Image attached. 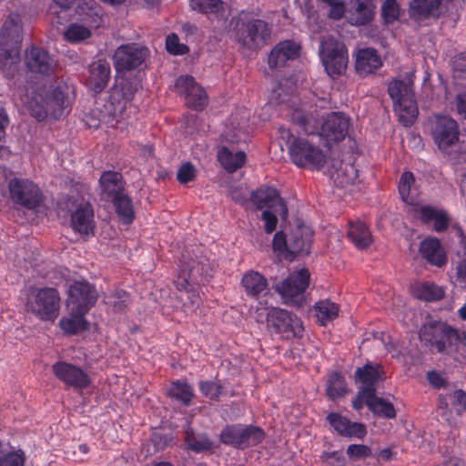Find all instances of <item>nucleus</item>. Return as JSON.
<instances>
[{"instance_id":"obj_58","label":"nucleus","mask_w":466,"mask_h":466,"mask_svg":"<svg viewBox=\"0 0 466 466\" xmlns=\"http://www.w3.org/2000/svg\"><path fill=\"white\" fill-rule=\"evenodd\" d=\"M453 405L457 409V412H462L466 409V393L461 390L453 391L451 395Z\"/></svg>"},{"instance_id":"obj_9","label":"nucleus","mask_w":466,"mask_h":466,"mask_svg":"<svg viewBox=\"0 0 466 466\" xmlns=\"http://www.w3.org/2000/svg\"><path fill=\"white\" fill-rule=\"evenodd\" d=\"M251 201L258 209L263 210L261 218L264 222V229L268 234L276 229L279 218L282 219L287 218L288 208L278 191L273 187L259 188L253 192Z\"/></svg>"},{"instance_id":"obj_7","label":"nucleus","mask_w":466,"mask_h":466,"mask_svg":"<svg viewBox=\"0 0 466 466\" xmlns=\"http://www.w3.org/2000/svg\"><path fill=\"white\" fill-rule=\"evenodd\" d=\"M73 87L63 84L54 89L45 101V105H38L34 98L27 96H20V101L29 110L30 114L37 120H43L46 116L59 119L70 111Z\"/></svg>"},{"instance_id":"obj_15","label":"nucleus","mask_w":466,"mask_h":466,"mask_svg":"<svg viewBox=\"0 0 466 466\" xmlns=\"http://www.w3.org/2000/svg\"><path fill=\"white\" fill-rule=\"evenodd\" d=\"M265 310L268 328L276 334L286 339L302 336L304 328L296 315L279 308L265 309Z\"/></svg>"},{"instance_id":"obj_42","label":"nucleus","mask_w":466,"mask_h":466,"mask_svg":"<svg viewBox=\"0 0 466 466\" xmlns=\"http://www.w3.org/2000/svg\"><path fill=\"white\" fill-rule=\"evenodd\" d=\"M113 201L119 219L124 224H130L134 218V209L131 199L121 193L116 195Z\"/></svg>"},{"instance_id":"obj_16","label":"nucleus","mask_w":466,"mask_h":466,"mask_svg":"<svg viewBox=\"0 0 466 466\" xmlns=\"http://www.w3.org/2000/svg\"><path fill=\"white\" fill-rule=\"evenodd\" d=\"M309 271L299 268L292 272L287 279L276 285V291L286 304L299 305L304 299V292L309 284Z\"/></svg>"},{"instance_id":"obj_13","label":"nucleus","mask_w":466,"mask_h":466,"mask_svg":"<svg viewBox=\"0 0 466 466\" xmlns=\"http://www.w3.org/2000/svg\"><path fill=\"white\" fill-rule=\"evenodd\" d=\"M319 54L327 74L335 78L344 74L349 56L345 45L328 35L320 40Z\"/></svg>"},{"instance_id":"obj_51","label":"nucleus","mask_w":466,"mask_h":466,"mask_svg":"<svg viewBox=\"0 0 466 466\" xmlns=\"http://www.w3.org/2000/svg\"><path fill=\"white\" fill-rule=\"evenodd\" d=\"M166 48L172 55H184L188 52V47L181 44L176 34H170L166 38Z\"/></svg>"},{"instance_id":"obj_52","label":"nucleus","mask_w":466,"mask_h":466,"mask_svg":"<svg viewBox=\"0 0 466 466\" xmlns=\"http://www.w3.org/2000/svg\"><path fill=\"white\" fill-rule=\"evenodd\" d=\"M199 390L204 396L215 400L222 393V387L217 381H200Z\"/></svg>"},{"instance_id":"obj_34","label":"nucleus","mask_w":466,"mask_h":466,"mask_svg":"<svg viewBox=\"0 0 466 466\" xmlns=\"http://www.w3.org/2000/svg\"><path fill=\"white\" fill-rule=\"evenodd\" d=\"M380 366H373L371 364H366L363 368H358L355 372L356 380L359 381L364 389V393L368 396L371 393H375V384L380 379Z\"/></svg>"},{"instance_id":"obj_6","label":"nucleus","mask_w":466,"mask_h":466,"mask_svg":"<svg viewBox=\"0 0 466 466\" xmlns=\"http://www.w3.org/2000/svg\"><path fill=\"white\" fill-rule=\"evenodd\" d=\"M414 183L413 174L404 172L399 182V193L403 202L410 206L409 212L413 213L424 224H432L437 232L447 228L449 216L445 210L429 205H420L411 193Z\"/></svg>"},{"instance_id":"obj_40","label":"nucleus","mask_w":466,"mask_h":466,"mask_svg":"<svg viewBox=\"0 0 466 466\" xmlns=\"http://www.w3.org/2000/svg\"><path fill=\"white\" fill-rule=\"evenodd\" d=\"M122 176L118 172L106 171L104 172L100 177V185L104 194L107 196L116 197L121 194L120 189L122 188L121 183Z\"/></svg>"},{"instance_id":"obj_22","label":"nucleus","mask_w":466,"mask_h":466,"mask_svg":"<svg viewBox=\"0 0 466 466\" xmlns=\"http://www.w3.org/2000/svg\"><path fill=\"white\" fill-rule=\"evenodd\" d=\"M202 271L203 268L195 266V262H192L191 265L187 262L185 258L181 261V270L176 280V286L177 289L185 290L187 299H189L192 304H195L198 298L193 290V285L198 280V277L202 274Z\"/></svg>"},{"instance_id":"obj_14","label":"nucleus","mask_w":466,"mask_h":466,"mask_svg":"<svg viewBox=\"0 0 466 466\" xmlns=\"http://www.w3.org/2000/svg\"><path fill=\"white\" fill-rule=\"evenodd\" d=\"M289 155L297 167L319 170L326 163L325 153L307 138L298 137L289 145Z\"/></svg>"},{"instance_id":"obj_54","label":"nucleus","mask_w":466,"mask_h":466,"mask_svg":"<svg viewBox=\"0 0 466 466\" xmlns=\"http://www.w3.org/2000/svg\"><path fill=\"white\" fill-rule=\"evenodd\" d=\"M347 454L351 459H362L371 455V451L368 446L362 444H351L347 448Z\"/></svg>"},{"instance_id":"obj_10","label":"nucleus","mask_w":466,"mask_h":466,"mask_svg":"<svg viewBox=\"0 0 466 466\" xmlns=\"http://www.w3.org/2000/svg\"><path fill=\"white\" fill-rule=\"evenodd\" d=\"M234 37L243 46L254 49L263 46L270 35L268 24L248 14H240L232 19Z\"/></svg>"},{"instance_id":"obj_33","label":"nucleus","mask_w":466,"mask_h":466,"mask_svg":"<svg viewBox=\"0 0 466 466\" xmlns=\"http://www.w3.org/2000/svg\"><path fill=\"white\" fill-rule=\"evenodd\" d=\"M100 17L96 16L92 21L85 19L84 23H73L65 31V39L71 43L84 41L91 36L92 29L98 27Z\"/></svg>"},{"instance_id":"obj_26","label":"nucleus","mask_w":466,"mask_h":466,"mask_svg":"<svg viewBox=\"0 0 466 466\" xmlns=\"http://www.w3.org/2000/svg\"><path fill=\"white\" fill-rule=\"evenodd\" d=\"M419 253L429 264L441 268L447 263V255L440 240L435 238L423 239Z\"/></svg>"},{"instance_id":"obj_27","label":"nucleus","mask_w":466,"mask_h":466,"mask_svg":"<svg viewBox=\"0 0 466 466\" xmlns=\"http://www.w3.org/2000/svg\"><path fill=\"white\" fill-rule=\"evenodd\" d=\"M300 46L291 40L279 43L270 52L268 65L271 68L282 66L288 60H294L299 56Z\"/></svg>"},{"instance_id":"obj_62","label":"nucleus","mask_w":466,"mask_h":466,"mask_svg":"<svg viewBox=\"0 0 466 466\" xmlns=\"http://www.w3.org/2000/svg\"><path fill=\"white\" fill-rule=\"evenodd\" d=\"M458 113L466 118V93L457 96Z\"/></svg>"},{"instance_id":"obj_61","label":"nucleus","mask_w":466,"mask_h":466,"mask_svg":"<svg viewBox=\"0 0 466 466\" xmlns=\"http://www.w3.org/2000/svg\"><path fill=\"white\" fill-rule=\"evenodd\" d=\"M7 124H8V117H7L5 112L4 111V109L0 107V152L5 151V148L4 147L3 141L5 138L4 128L7 126Z\"/></svg>"},{"instance_id":"obj_24","label":"nucleus","mask_w":466,"mask_h":466,"mask_svg":"<svg viewBox=\"0 0 466 466\" xmlns=\"http://www.w3.org/2000/svg\"><path fill=\"white\" fill-rule=\"evenodd\" d=\"M327 420L332 429L343 437L362 439L366 435V428L362 423L352 422L339 413H329Z\"/></svg>"},{"instance_id":"obj_11","label":"nucleus","mask_w":466,"mask_h":466,"mask_svg":"<svg viewBox=\"0 0 466 466\" xmlns=\"http://www.w3.org/2000/svg\"><path fill=\"white\" fill-rule=\"evenodd\" d=\"M389 94L394 102V110L400 122L410 126L418 116L417 103L414 99L412 81L393 80L389 85Z\"/></svg>"},{"instance_id":"obj_47","label":"nucleus","mask_w":466,"mask_h":466,"mask_svg":"<svg viewBox=\"0 0 466 466\" xmlns=\"http://www.w3.org/2000/svg\"><path fill=\"white\" fill-rule=\"evenodd\" d=\"M400 15V7L397 0H383L381 5V16L386 25L398 21Z\"/></svg>"},{"instance_id":"obj_38","label":"nucleus","mask_w":466,"mask_h":466,"mask_svg":"<svg viewBox=\"0 0 466 466\" xmlns=\"http://www.w3.org/2000/svg\"><path fill=\"white\" fill-rule=\"evenodd\" d=\"M348 237L359 249L368 248L372 242V236L367 226L360 220L349 223Z\"/></svg>"},{"instance_id":"obj_60","label":"nucleus","mask_w":466,"mask_h":466,"mask_svg":"<svg viewBox=\"0 0 466 466\" xmlns=\"http://www.w3.org/2000/svg\"><path fill=\"white\" fill-rule=\"evenodd\" d=\"M427 379L430 384L435 388H441L444 386V379L441 374L437 371H429L427 374Z\"/></svg>"},{"instance_id":"obj_45","label":"nucleus","mask_w":466,"mask_h":466,"mask_svg":"<svg viewBox=\"0 0 466 466\" xmlns=\"http://www.w3.org/2000/svg\"><path fill=\"white\" fill-rule=\"evenodd\" d=\"M317 4L327 10V15L333 20H339L346 13L345 0H316Z\"/></svg>"},{"instance_id":"obj_49","label":"nucleus","mask_w":466,"mask_h":466,"mask_svg":"<svg viewBox=\"0 0 466 466\" xmlns=\"http://www.w3.org/2000/svg\"><path fill=\"white\" fill-rule=\"evenodd\" d=\"M244 125L238 123L235 125V119H232L230 126H227L226 130L222 134V138L229 144H237L245 140L246 135L243 131Z\"/></svg>"},{"instance_id":"obj_50","label":"nucleus","mask_w":466,"mask_h":466,"mask_svg":"<svg viewBox=\"0 0 466 466\" xmlns=\"http://www.w3.org/2000/svg\"><path fill=\"white\" fill-rule=\"evenodd\" d=\"M105 301L115 311L122 310L128 303V294L124 290H116L115 293L105 297Z\"/></svg>"},{"instance_id":"obj_53","label":"nucleus","mask_w":466,"mask_h":466,"mask_svg":"<svg viewBox=\"0 0 466 466\" xmlns=\"http://www.w3.org/2000/svg\"><path fill=\"white\" fill-rule=\"evenodd\" d=\"M25 458L21 451H14L0 457V466H24Z\"/></svg>"},{"instance_id":"obj_35","label":"nucleus","mask_w":466,"mask_h":466,"mask_svg":"<svg viewBox=\"0 0 466 466\" xmlns=\"http://www.w3.org/2000/svg\"><path fill=\"white\" fill-rule=\"evenodd\" d=\"M218 159L227 171L232 173L244 165L246 154L242 150L221 147L218 151Z\"/></svg>"},{"instance_id":"obj_4","label":"nucleus","mask_w":466,"mask_h":466,"mask_svg":"<svg viewBox=\"0 0 466 466\" xmlns=\"http://www.w3.org/2000/svg\"><path fill=\"white\" fill-rule=\"evenodd\" d=\"M420 339L422 343L437 352L451 355L457 360H460V356L465 358V333L445 323L433 322L423 325L420 330Z\"/></svg>"},{"instance_id":"obj_57","label":"nucleus","mask_w":466,"mask_h":466,"mask_svg":"<svg viewBox=\"0 0 466 466\" xmlns=\"http://www.w3.org/2000/svg\"><path fill=\"white\" fill-rule=\"evenodd\" d=\"M454 281L460 288L466 289V258L461 260L456 266Z\"/></svg>"},{"instance_id":"obj_28","label":"nucleus","mask_w":466,"mask_h":466,"mask_svg":"<svg viewBox=\"0 0 466 466\" xmlns=\"http://www.w3.org/2000/svg\"><path fill=\"white\" fill-rule=\"evenodd\" d=\"M110 72L107 61L99 59L93 62L89 67V76L86 80V86L95 93L101 92L108 83Z\"/></svg>"},{"instance_id":"obj_56","label":"nucleus","mask_w":466,"mask_h":466,"mask_svg":"<svg viewBox=\"0 0 466 466\" xmlns=\"http://www.w3.org/2000/svg\"><path fill=\"white\" fill-rule=\"evenodd\" d=\"M455 78L466 77V54H460L452 62Z\"/></svg>"},{"instance_id":"obj_59","label":"nucleus","mask_w":466,"mask_h":466,"mask_svg":"<svg viewBox=\"0 0 466 466\" xmlns=\"http://www.w3.org/2000/svg\"><path fill=\"white\" fill-rule=\"evenodd\" d=\"M373 393L370 394V396L366 395L364 393V389L360 388L358 396L356 399L352 401V406L355 410H360L363 407V403L365 402L368 406V399H371Z\"/></svg>"},{"instance_id":"obj_32","label":"nucleus","mask_w":466,"mask_h":466,"mask_svg":"<svg viewBox=\"0 0 466 466\" xmlns=\"http://www.w3.org/2000/svg\"><path fill=\"white\" fill-rule=\"evenodd\" d=\"M241 285L248 297L258 298L267 294L268 281L266 278L257 271H248L241 279Z\"/></svg>"},{"instance_id":"obj_23","label":"nucleus","mask_w":466,"mask_h":466,"mask_svg":"<svg viewBox=\"0 0 466 466\" xmlns=\"http://www.w3.org/2000/svg\"><path fill=\"white\" fill-rule=\"evenodd\" d=\"M25 65L31 72L40 75H49L56 67V62L50 55L37 46H32L26 51Z\"/></svg>"},{"instance_id":"obj_12","label":"nucleus","mask_w":466,"mask_h":466,"mask_svg":"<svg viewBox=\"0 0 466 466\" xmlns=\"http://www.w3.org/2000/svg\"><path fill=\"white\" fill-rule=\"evenodd\" d=\"M60 298L55 289L32 288L26 298V309L45 321H54L59 313Z\"/></svg>"},{"instance_id":"obj_44","label":"nucleus","mask_w":466,"mask_h":466,"mask_svg":"<svg viewBox=\"0 0 466 466\" xmlns=\"http://www.w3.org/2000/svg\"><path fill=\"white\" fill-rule=\"evenodd\" d=\"M327 395L331 400H336L347 392V388L342 376L338 372H332L327 383Z\"/></svg>"},{"instance_id":"obj_19","label":"nucleus","mask_w":466,"mask_h":466,"mask_svg":"<svg viewBox=\"0 0 466 466\" xmlns=\"http://www.w3.org/2000/svg\"><path fill=\"white\" fill-rule=\"evenodd\" d=\"M67 309L69 312L86 313L97 299L94 287L86 281H76L69 288Z\"/></svg>"},{"instance_id":"obj_20","label":"nucleus","mask_w":466,"mask_h":466,"mask_svg":"<svg viewBox=\"0 0 466 466\" xmlns=\"http://www.w3.org/2000/svg\"><path fill=\"white\" fill-rule=\"evenodd\" d=\"M177 92L184 97L187 106L202 110L208 105L205 90L189 76H179L175 84Z\"/></svg>"},{"instance_id":"obj_25","label":"nucleus","mask_w":466,"mask_h":466,"mask_svg":"<svg viewBox=\"0 0 466 466\" xmlns=\"http://www.w3.org/2000/svg\"><path fill=\"white\" fill-rule=\"evenodd\" d=\"M374 0H350L346 4L345 16L353 25H361L370 22L373 15Z\"/></svg>"},{"instance_id":"obj_48","label":"nucleus","mask_w":466,"mask_h":466,"mask_svg":"<svg viewBox=\"0 0 466 466\" xmlns=\"http://www.w3.org/2000/svg\"><path fill=\"white\" fill-rule=\"evenodd\" d=\"M185 441L187 447L197 452L208 450L211 447V442L206 436L196 437L189 428L185 431Z\"/></svg>"},{"instance_id":"obj_43","label":"nucleus","mask_w":466,"mask_h":466,"mask_svg":"<svg viewBox=\"0 0 466 466\" xmlns=\"http://www.w3.org/2000/svg\"><path fill=\"white\" fill-rule=\"evenodd\" d=\"M368 407L375 414L391 419L396 415L392 403L383 398L376 397L373 393L371 399H368Z\"/></svg>"},{"instance_id":"obj_31","label":"nucleus","mask_w":466,"mask_h":466,"mask_svg":"<svg viewBox=\"0 0 466 466\" xmlns=\"http://www.w3.org/2000/svg\"><path fill=\"white\" fill-rule=\"evenodd\" d=\"M73 229L82 235L88 234L93 228V210L89 204L81 203L71 213Z\"/></svg>"},{"instance_id":"obj_1","label":"nucleus","mask_w":466,"mask_h":466,"mask_svg":"<svg viewBox=\"0 0 466 466\" xmlns=\"http://www.w3.org/2000/svg\"><path fill=\"white\" fill-rule=\"evenodd\" d=\"M147 56V48L135 43L122 45L115 51L113 63L117 75L106 107L108 115L103 114L100 119L89 124V127H97L100 123H106L112 127H118L122 121L136 115L137 107L132 104V99L140 87V82L137 79H128L124 74L139 67Z\"/></svg>"},{"instance_id":"obj_2","label":"nucleus","mask_w":466,"mask_h":466,"mask_svg":"<svg viewBox=\"0 0 466 466\" xmlns=\"http://www.w3.org/2000/svg\"><path fill=\"white\" fill-rule=\"evenodd\" d=\"M274 94L280 96L279 90ZM279 103L286 105L290 110L291 121L308 135H318L329 146L333 142L343 140L349 131L350 117L341 112H331L324 115L320 110L328 104L325 98L303 100L296 95L289 99L279 97Z\"/></svg>"},{"instance_id":"obj_37","label":"nucleus","mask_w":466,"mask_h":466,"mask_svg":"<svg viewBox=\"0 0 466 466\" xmlns=\"http://www.w3.org/2000/svg\"><path fill=\"white\" fill-rule=\"evenodd\" d=\"M190 7L203 14H211L218 19L225 20L228 16V5L221 0H190Z\"/></svg>"},{"instance_id":"obj_17","label":"nucleus","mask_w":466,"mask_h":466,"mask_svg":"<svg viewBox=\"0 0 466 466\" xmlns=\"http://www.w3.org/2000/svg\"><path fill=\"white\" fill-rule=\"evenodd\" d=\"M9 198L18 207L35 208L42 200L39 187L28 179L13 178L8 184Z\"/></svg>"},{"instance_id":"obj_64","label":"nucleus","mask_w":466,"mask_h":466,"mask_svg":"<svg viewBox=\"0 0 466 466\" xmlns=\"http://www.w3.org/2000/svg\"><path fill=\"white\" fill-rule=\"evenodd\" d=\"M56 5L62 9H67L75 3L76 0H53Z\"/></svg>"},{"instance_id":"obj_46","label":"nucleus","mask_w":466,"mask_h":466,"mask_svg":"<svg viewBox=\"0 0 466 466\" xmlns=\"http://www.w3.org/2000/svg\"><path fill=\"white\" fill-rule=\"evenodd\" d=\"M168 394L183 404L187 405L193 397V390L189 384L177 380L172 382Z\"/></svg>"},{"instance_id":"obj_8","label":"nucleus","mask_w":466,"mask_h":466,"mask_svg":"<svg viewBox=\"0 0 466 466\" xmlns=\"http://www.w3.org/2000/svg\"><path fill=\"white\" fill-rule=\"evenodd\" d=\"M312 230L300 219H295L288 233L278 231L273 238L274 252L289 258L293 254H308L310 249Z\"/></svg>"},{"instance_id":"obj_18","label":"nucleus","mask_w":466,"mask_h":466,"mask_svg":"<svg viewBox=\"0 0 466 466\" xmlns=\"http://www.w3.org/2000/svg\"><path fill=\"white\" fill-rule=\"evenodd\" d=\"M264 438L263 431L257 427L227 426L220 433V441L227 445L244 449L258 444Z\"/></svg>"},{"instance_id":"obj_55","label":"nucleus","mask_w":466,"mask_h":466,"mask_svg":"<svg viewBox=\"0 0 466 466\" xmlns=\"http://www.w3.org/2000/svg\"><path fill=\"white\" fill-rule=\"evenodd\" d=\"M196 169L190 163H186L180 167L177 171V177L180 183H187L194 179Z\"/></svg>"},{"instance_id":"obj_36","label":"nucleus","mask_w":466,"mask_h":466,"mask_svg":"<svg viewBox=\"0 0 466 466\" xmlns=\"http://www.w3.org/2000/svg\"><path fill=\"white\" fill-rule=\"evenodd\" d=\"M414 297L425 301H437L443 298L444 288L431 281L418 282L411 286Z\"/></svg>"},{"instance_id":"obj_5","label":"nucleus","mask_w":466,"mask_h":466,"mask_svg":"<svg viewBox=\"0 0 466 466\" xmlns=\"http://www.w3.org/2000/svg\"><path fill=\"white\" fill-rule=\"evenodd\" d=\"M21 31L20 16L11 14L0 33V67L7 78L14 77L20 66Z\"/></svg>"},{"instance_id":"obj_63","label":"nucleus","mask_w":466,"mask_h":466,"mask_svg":"<svg viewBox=\"0 0 466 466\" xmlns=\"http://www.w3.org/2000/svg\"><path fill=\"white\" fill-rule=\"evenodd\" d=\"M322 458L325 460V461H328V460H334L336 461V464H334V466H339L343 463V457L341 454H339V452L337 451H332V452H325L323 453V456Z\"/></svg>"},{"instance_id":"obj_39","label":"nucleus","mask_w":466,"mask_h":466,"mask_svg":"<svg viewBox=\"0 0 466 466\" xmlns=\"http://www.w3.org/2000/svg\"><path fill=\"white\" fill-rule=\"evenodd\" d=\"M314 309L318 322L322 326H326L329 322L332 321L339 314L338 305L329 300L317 302Z\"/></svg>"},{"instance_id":"obj_29","label":"nucleus","mask_w":466,"mask_h":466,"mask_svg":"<svg viewBox=\"0 0 466 466\" xmlns=\"http://www.w3.org/2000/svg\"><path fill=\"white\" fill-rule=\"evenodd\" d=\"M355 57L356 70L361 76L372 73L382 65L381 58L374 48H360Z\"/></svg>"},{"instance_id":"obj_3","label":"nucleus","mask_w":466,"mask_h":466,"mask_svg":"<svg viewBox=\"0 0 466 466\" xmlns=\"http://www.w3.org/2000/svg\"><path fill=\"white\" fill-rule=\"evenodd\" d=\"M431 125L434 143L452 159L456 172L463 176L466 173V137H460L458 123L449 116L437 115Z\"/></svg>"},{"instance_id":"obj_21","label":"nucleus","mask_w":466,"mask_h":466,"mask_svg":"<svg viewBox=\"0 0 466 466\" xmlns=\"http://www.w3.org/2000/svg\"><path fill=\"white\" fill-rule=\"evenodd\" d=\"M53 371L58 380L74 388L83 389L90 383L89 376L82 369L66 361L55 363Z\"/></svg>"},{"instance_id":"obj_30","label":"nucleus","mask_w":466,"mask_h":466,"mask_svg":"<svg viewBox=\"0 0 466 466\" xmlns=\"http://www.w3.org/2000/svg\"><path fill=\"white\" fill-rule=\"evenodd\" d=\"M329 172L337 187H346L350 185L354 186L358 179V170L350 163L336 162Z\"/></svg>"},{"instance_id":"obj_41","label":"nucleus","mask_w":466,"mask_h":466,"mask_svg":"<svg viewBox=\"0 0 466 466\" xmlns=\"http://www.w3.org/2000/svg\"><path fill=\"white\" fill-rule=\"evenodd\" d=\"M70 317L59 320L60 328L67 334H76L87 329L86 313L69 312Z\"/></svg>"}]
</instances>
